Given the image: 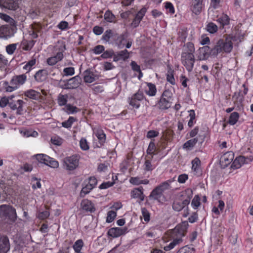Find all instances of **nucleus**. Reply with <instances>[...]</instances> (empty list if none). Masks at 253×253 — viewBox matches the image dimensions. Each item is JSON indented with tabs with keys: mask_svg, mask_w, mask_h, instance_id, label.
<instances>
[{
	"mask_svg": "<svg viewBox=\"0 0 253 253\" xmlns=\"http://www.w3.org/2000/svg\"><path fill=\"white\" fill-rule=\"evenodd\" d=\"M23 49L25 50H30L33 46L34 44V42L33 41H25L23 43Z\"/></svg>",
	"mask_w": 253,
	"mask_h": 253,
	"instance_id": "obj_55",
	"label": "nucleus"
},
{
	"mask_svg": "<svg viewBox=\"0 0 253 253\" xmlns=\"http://www.w3.org/2000/svg\"><path fill=\"white\" fill-rule=\"evenodd\" d=\"M152 159V158H151V157L148 155L146 156V160L144 166V169L146 171H150L154 169L150 161V160Z\"/></svg>",
	"mask_w": 253,
	"mask_h": 253,
	"instance_id": "obj_39",
	"label": "nucleus"
},
{
	"mask_svg": "<svg viewBox=\"0 0 253 253\" xmlns=\"http://www.w3.org/2000/svg\"><path fill=\"white\" fill-rule=\"evenodd\" d=\"M113 36V32L111 30H106L102 36V40L108 42Z\"/></svg>",
	"mask_w": 253,
	"mask_h": 253,
	"instance_id": "obj_52",
	"label": "nucleus"
},
{
	"mask_svg": "<svg viewBox=\"0 0 253 253\" xmlns=\"http://www.w3.org/2000/svg\"><path fill=\"white\" fill-rule=\"evenodd\" d=\"M156 150L155 144L154 142H151L149 143L148 149L147 150V155H150L149 156L151 158H153V155L155 154V152Z\"/></svg>",
	"mask_w": 253,
	"mask_h": 253,
	"instance_id": "obj_40",
	"label": "nucleus"
},
{
	"mask_svg": "<svg viewBox=\"0 0 253 253\" xmlns=\"http://www.w3.org/2000/svg\"><path fill=\"white\" fill-rule=\"evenodd\" d=\"M253 160L252 157L246 158L244 156H239L236 158L233 162L231 167L233 169H239L241 167L242 165L248 163L249 162H252Z\"/></svg>",
	"mask_w": 253,
	"mask_h": 253,
	"instance_id": "obj_12",
	"label": "nucleus"
},
{
	"mask_svg": "<svg viewBox=\"0 0 253 253\" xmlns=\"http://www.w3.org/2000/svg\"><path fill=\"white\" fill-rule=\"evenodd\" d=\"M233 159V154L231 153H227L221 157L220 161L223 164H224L225 166H227L232 161Z\"/></svg>",
	"mask_w": 253,
	"mask_h": 253,
	"instance_id": "obj_27",
	"label": "nucleus"
},
{
	"mask_svg": "<svg viewBox=\"0 0 253 253\" xmlns=\"http://www.w3.org/2000/svg\"><path fill=\"white\" fill-rule=\"evenodd\" d=\"M239 118V115L238 113L234 112L231 113L229 119L228 123L231 125H235L238 121Z\"/></svg>",
	"mask_w": 253,
	"mask_h": 253,
	"instance_id": "obj_36",
	"label": "nucleus"
},
{
	"mask_svg": "<svg viewBox=\"0 0 253 253\" xmlns=\"http://www.w3.org/2000/svg\"><path fill=\"white\" fill-rule=\"evenodd\" d=\"M198 142V139L194 138L186 141L183 145V148L187 149H190L193 148Z\"/></svg>",
	"mask_w": 253,
	"mask_h": 253,
	"instance_id": "obj_37",
	"label": "nucleus"
},
{
	"mask_svg": "<svg viewBox=\"0 0 253 253\" xmlns=\"http://www.w3.org/2000/svg\"><path fill=\"white\" fill-rule=\"evenodd\" d=\"M24 95L30 99L39 100L42 99L41 92L37 91L34 89H29L24 92Z\"/></svg>",
	"mask_w": 253,
	"mask_h": 253,
	"instance_id": "obj_17",
	"label": "nucleus"
},
{
	"mask_svg": "<svg viewBox=\"0 0 253 253\" xmlns=\"http://www.w3.org/2000/svg\"><path fill=\"white\" fill-rule=\"evenodd\" d=\"M11 37L10 29L6 26L0 27V38L7 39Z\"/></svg>",
	"mask_w": 253,
	"mask_h": 253,
	"instance_id": "obj_25",
	"label": "nucleus"
},
{
	"mask_svg": "<svg viewBox=\"0 0 253 253\" xmlns=\"http://www.w3.org/2000/svg\"><path fill=\"white\" fill-rule=\"evenodd\" d=\"M169 184L165 182L162 184L157 186L152 190L150 194L149 198L150 199L160 201V198L163 195L164 191L169 188Z\"/></svg>",
	"mask_w": 253,
	"mask_h": 253,
	"instance_id": "obj_7",
	"label": "nucleus"
},
{
	"mask_svg": "<svg viewBox=\"0 0 253 253\" xmlns=\"http://www.w3.org/2000/svg\"><path fill=\"white\" fill-rule=\"evenodd\" d=\"M144 100V96L142 91H138L136 93L131 96L128 99L129 104L135 108L138 109L140 105V103Z\"/></svg>",
	"mask_w": 253,
	"mask_h": 253,
	"instance_id": "obj_8",
	"label": "nucleus"
},
{
	"mask_svg": "<svg viewBox=\"0 0 253 253\" xmlns=\"http://www.w3.org/2000/svg\"><path fill=\"white\" fill-rule=\"evenodd\" d=\"M85 185L82 188L80 192V196L82 197H84L85 195L89 193L90 191L94 188L92 186L89 184L88 183L84 182Z\"/></svg>",
	"mask_w": 253,
	"mask_h": 253,
	"instance_id": "obj_33",
	"label": "nucleus"
},
{
	"mask_svg": "<svg viewBox=\"0 0 253 253\" xmlns=\"http://www.w3.org/2000/svg\"><path fill=\"white\" fill-rule=\"evenodd\" d=\"M200 198L199 195H195L191 202V206L195 210L198 209V208L200 206Z\"/></svg>",
	"mask_w": 253,
	"mask_h": 253,
	"instance_id": "obj_41",
	"label": "nucleus"
},
{
	"mask_svg": "<svg viewBox=\"0 0 253 253\" xmlns=\"http://www.w3.org/2000/svg\"><path fill=\"white\" fill-rule=\"evenodd\" d=\"M80 157L74 155L64 158L62 160L63 168L67 171H73L79 168Z\"/></svg>",
	"mask_w": 253,
	"mask_h": 253,
	"instance_id": "obj_4",
	"label": "nucleus"
},
{
	"mask_svg": "<svg viewBox=\"0 0 253 253\" xmlns=\"http://www.w3.org/2000/svg\"><path fill=\"white\" fill-rule=\"evenodd\" d=\"M209 47L205 46L201 47L198 50V58L199 60H203L207 59L209 56Z\"/></svg>",
	"mask_w": 253,
	"mask_h": 253,
	"instance_id": "obj_21",
	"label": "nucleus"
},
{
	"mask_svg": "<svg viewBox=\"0 0 253 253\" xmlns=\"http://www.w3.org/2000/svg\"><path fill=\"white\" fill-rule=\"evenodd\" d=\"M63 54H56L55 55L50 57L47 59V63L49 66H53L55 65L58 62L61 61L63 58Z\"/></svg>",
	"mask_w": 253,
	"mask_h": 253,
	"instance_id": "obj_22",
	"label": "nucleus"
},
{
	"mask_svg": "<svg viewBox=\"0 0 253 253\" xmlns=\"http://www.w3.org/2000/svg\"><path fill=\"white\" fill-rule=\"evenodd\" d=\"M65 49V44L63 42H58L54 47V51L56 54H63Z\"/></svg>",
	"mask_w": 253,
	"mask_h": 253,
	"instance_id": "obj_26",
	"label": "nucleus"
},
{
	"mask_svg": "<svg viewBox=\"0 0 253 253\" xmlns=\"http://www.w3.org/2000/svg\"><path fill=\"white\" fill-rule=\"evenodd\" d=\"M232 37L228 36L225 39H220L211 50V53L216 56L220 53H230L233 49Z\"/></svg>",
	"mask_w": 253,
	"mask_h": 253,
	"instance_id": "obj_3",
	"label": "nucleus"
},
{
	"mask_svg": "<svg viewBox=\"0 0 253 253\" xmlns=\"http://www.w3.org/2000/svg\"><path fill=\"white\" fill-rule=\"evenodd\" d=\"M116 212L113 211H109L107 213L106 222L110 223L112 222L116 217Z\"/></svg>",
	"mask_w": 253,
	"mask_h": 253,
	"instance_id": "obj_48",
	"label": "nucleus"
},
{
	"mask_svg": "<svg viewBox=\"0 0 253 253\" xmlns=\"http://www.w3.org/2000/svg\"><path fill=\"white\" fill-rule=\"evenodd\" d=\"M141 213L144 220L147 222L149 221L150 219V213L149 211L145 208H142L141 209Z\"/></svg>",
	"mask_w": 253,
	"mask_h": 253,
	"instance_id": "obj_47",
	"label": "nucleus"
},
{
	"mask_svg": "<svg viewBox=\"0 0 253 253\" xmlns=\"http://www.w3.org/2000/svg\"><path fill=\"white\" fill-rule=\"evenodd\" d=\"M0 211L11 221H15L16 220L17 218L16 210L12 206L2 205L0 207Z\"/></svg>",
	"mask_w": 253,
	"mask_h": 253,
	"instance_id": "obj_9",
	"label": "nucleus"
},
{
	"mask_svg": "<svg viewBox=\"0 0 253 253\" xmlns=\"http://www.w3.org/2000/svg\"><path fill=\"white\" fill-rule=\"evenodd\" d=\"M193 252V248H190L187 246H185L180 248L177 252V253H192Z\"/></svg>",
	"mask_w": 253,
	"mask_h": 253,
	"instance_id": "obj_64",
	"label": "nucleus"
},
{
	"mask_svg": "<svg viewBox=\"0 0 253 253\" xmlns=\"http://www.w3.org/2000/svg\"><path fill=\"white\" fill-rule=\"evenodd\" d=\"M82 82V79L79 76H76L67 81V85L70 89L76 88L79 86Z\"/></svg>",
	"mask_w": 253,
	"mask_h": 253,
	"instance_id": "obj_18",
	"label": "nucleus"
},
{
	"mask_svg": "<svg viewBox=\"0 0 253 253\" xmlns=\"http://www.w3.org/2000/svg\"><path fill=\"white\" fill-rule=\"evenodd\" d=\"M204 0H191L190 3V10L196 15L199 14L204 6Z\"/></svg>",
	"mask_w": 253,
	"mask_h": 253,
	"instance_id": "obj_11",
	"label": "nucleus"
},
{
	"mask_svg": "<svg viewBox=\"0 0 253 253\" xmlns=\"http://www.w3.org/2000/svg\"><path fill=\"white\" fill-rule=\"evenodd\" d=\"M105 48L102 45H98L95 46L93 49L92 51L94 53L96 54H99L104 51Z\"/></svg>",
	"mask_w": 253,
	"mask_h": 253,
	"instance_id": "obj_58",
	"label": "nucleus"
},
{
	"mask_svg": "<svg viewBox=\"0 0 253 253\" xmlns=\"http://www.w3.org/2000/svg\"><path fill=\"white\" fill-rule=\"evenodd\" d=\"M127 232V228L126 227L123 228L114 227L108 230V234L109 236L113 238H116L126 234Z\"/></svg>",
	"mask_w": 253,
	"mask_h": 253,
	"instance_id": "obj_14",
	"label": "nucleus"
},
{
	"mask_svg": "<svg viewBox=\"0 0 253 253\" xmlns=\"http://www.w3.org/2000/svg\"><path fill=\"white\" fill-rule=\"evenodd\" d=\"M194 51V44L191 42H188L186 44V48L181 55V63L189 72L192 71L195 61L193 54Z\"/></svg>",
	"mask_w": 253,
	"mask_h": 253,
	"instance_id": "obj_2",
	"label": "nucleus"
},
{
	"mask_svg": "<svg viewBox=\"0 0 253 253\" xmlns=\"http://www.w3.org/2000/svg\"><path fill=\"white\" fill-rule=\"evenodd\" d=\"M21 133L27 137L30 136L36 137L38 135V133L37 131H33L32 130H25L24 131H21Z\"/></svg>",
	"mask_w": 253,
	"mask_h": 253,
	"instance_id": "obj_44",
	"label": "nucleus"
},
{
	"mask_svg": "<svg viewBox=\"0 0 253 253\" xmlns=\"http://www.w3.org/2000/svg\"><path fill=\"white\" fill-rule=\"evenodd\" d=\"M16 45L15 44H11L8 45L6 47V50L8 54H12L16 50Z\"/></svg>",
	"mask_w": 253,
	"mask_h": 253,
	"instance_id": "obj_63",
	"label": "nucleus"
},
{
	"mask_svg": "<svg viewBox=\"0 0 253 253\" xmlns=\"http://www.w3.org/2000/svg\"><path fill=\"white\" fill-rule=\"evenodd\" d=\"M35 156L37 161L44 164L47 162V159H49V156L43 154H38Z\"/></svg>",
	"mask_w": 253,
	"mask_h": 253,
	"instance_id": "obj_43",
	"label": "nucleus"
},
{
	"mask_svg": "<svg viewBox=\"0 0 253 253\" xmlns=\"http://www.w3.org/2000/svg\"><path fill=\"white\" fill-rule=\"evenodd\" d=\"M34 78L36 81L42 82L46 79V71L44 70H40L35 74Z\"/></svg>",
	"mask_w": 253,
	"mask_h": 253,
	"instance_id": "obj_28",
	"label": "nucleus"
},
{
	"mask_svg": "<svg viewBox=\"0 0 253 253\" xmlns=\"http://www.w3.org/2000/svg\"><path fill=\"white\" fill-rule=\"evenodd\" d=\"M36 63V59L35 58H33L31 60L29 61L27 64L23 67V69L28 71L31 70L32 66L35 65Z\"/></svg>",
	"mask_w": 253,
	"mask_h": 253,
	"instance_id": "obj_51",
	"label": "nucleus"
},
{
	"mask_svg": "<svg viewBox=\"0 0 253 253\" xmlns=\"http://www.w3.org/2000/svg\"><path fill=\"white\" fill-rule=\"evenodd\" d=\"M84 79L85 83H91L97 79L98 77L92 72L85 71L84 72Z\"/></svg>",
	"mask_w": 253,
	"mask_h": 253,
	"instance_id": "obj_24",
	"label": "nucleus"
},
{
	"mask_svg": "<svg viewBox=\"0 0 253 253\" xmlns=\"http://www.w3.org/2000/svg\"><path fill=\"white\" fill-rule=\"evenodd\" d=\"M114 55V51L112 50H108L104 51L100 57L103 59H107L112 57Z\"/></svg>",
	"mask_w": 253,
	"mask_h": 253,
	"instance_id": "obj_60",
	"label": "nucleus"
},
{
	"mask_svg": "<svg viewBox=\"0 0 253 253\" xmlns=\"http://www.w3.org/2000/svg\"><path fill=\"white\" fill-rule=\"evenodd\" d=\"M32 182H36V183H33L32 184V188L34 189H35L36 188H40L41 187V184L40 182V179H38L36 177H33L32 178Z\"/></svg>",
	"mask_w": 253,
	"mask_h": 253,
	"instance_id": "obj_61",
	"label": "nucleus"
},
{
	"mask_svg": "<svg viewBox=\"0 0 253 253\" xmlns=\"http://www.w3.org/2000/svg\"><path fill=\"white\" fill-rule=\"evenodd\" d=\"M4 89L6 92H12L13 91L17 89L16 86L15 85L10 84L8 82H4L3 83Z\"/></svg>",
	"mask_w": 253,
	"mask_h": 253,
	"instance_id": "obj_46",
	"label": "nucleus"
},
{
	"mask_svg": "<svg viewBox=\"0 0 253 253\" xmlns=\"http://www.w3.org/2000/svg\"><path fill=\"white\" fill-rule=\"evenodd\" d=\"M193 192L191 189H187L179 193L172 204V209L176 211L184 209L183 216L186 217L189 214L188 205L192 197Z\"/></svg>",
	"mask_w": 253,
	"mask_h": 253,
	"instance_id": "obj_1",
	"label": "nucleus"
},
{
	"mask_svg": "<svg viewBox=\"0 0 253 253\" xmlns=\"http://www.w3.org/2000/svg\"><path fill=\"white\" fill-rule=\"evenodd\" d=\"M24 104L25 102L23 100L19 99L16 101H10L9 106L13 110H16V114L19 115L22 114L23 111V107Z\"/></svg>",
	"mask_w": 253,
	"mask_h": 253,
	"instance_id": "obj_13",
	"label": "nucleus"
},
{
	"mask_svg": "<svg viewBox=\"0 0 253 253\" xmlns=\"http://www.w3.org/2000/svg\"><path fill=\"white\" fill-rule=\"evenodd\" d=\"M143 187H139L138 188H134L131 192V197L132 198H139L140 201L139 202L140 204L141 202L144 200L145 196L143 192Z\"/></svg>",
	"mask_w": 253,
	"mask_h": 253,
	"instance_id": "obj_20",
	"label": "nucleus"
},
{
	"mask_svg": "<svg viewBox=\"0 0 253 253\" xmlns=\"http://www.w3.org/2000/svg\"><path fill=\"white\" fill-rule=\"evenodd\" d=\"M32 30L39 33H41L42 31V26L39 23H34L31 25Z\"/></svg>",
	"mask_w": 253,
	"mask_h": 253,
	"instance_id": "obj_59",
	"label": "nucleus"
},
{
	"mask_svg": "<svg viewBox=\"0 0 253 253\" xmlns=\"http://www.w3.org/2000/svg\"><path fill=\"white\" fill-rule=\"evenodd\" d=\"M65 76H72L75 74V69L73 67L65 68L63 70Z\"/></svg>",
	"mask_w": 253,
	"mask_h": 253,
	"instance_id": "obj_62",
	"label": "nucleus"
},
{
	"mask_svg": "<svg viewBox=\"0 0 253 253\" xmlns=\"http://www.w3.org/2000/svg\"><path fill=\"white\" fill-rule=\"evenodd\" d=\"M104 19L108 22L116 23L117 18L110 10H107L104 15Z\"/></svg>",
	"mask_w": 253,
	"mask_h": 253,
	"instance_id": "obj_29",
	"label": "nucleus"
},
{
	"mask_svg": "<svg viewBox=\"0 0 253 253\" xmlns=\"http://www.w3.org/2000/svg\"><path fill=\"white\" fill-rule=\"evenodd\" d=\"M172 234L176 237L169 245L164 247V249L166 251H170L176 246L179 245L182 242V238L184 236V232L179 227H176L172 230Z\"/></svg>",
	"mask_w": 253,
	"mask_h": 253,
	"instance_id": "obj_6",
	"label": "nucleus"
},
{
	"mask_svg": "<svg viewBox=\"0 0 253 253\" xmlns=\"http://www.w3.org/2000/svg\"><path fill=\"white\" fill-rule=\"evenodd\" d=\"M120 59L125 60L129 58V52L126 49L119 51L117 53Z\"/></svg>",
	"mask_w": 253,
	"mask_h": 253,
	"instance_id": "obj_50",
	"label": "nucleus"
},
{
	"mask_svg": "<svg viewBox=\"0 0 253 253\" xmlns=\"http://www.w3.org/2000/svg\"><path fill=\"white\" fill-rule=\"evenodd\" d=\"M83 245V240L81 239L78 240L73 245V248L76 253H79L80 252Z\"/></svg>",
	"mask_w": 253,
	"mask_h": 253,
	"instance_id": "obj_42",
	"label": "nucleus"
},
{
	"mask_svg": "<svg viewBox=\"0 0 253 253\" xmlns=\"http://www.w3.org/2000/svg\"><path fill=\"white\" fill-rule=\"evenodd\" d=\"M68 99V95L67 94H59L57 97V103L60 106H66Z\"/></svg>",
	"mask_w": 253,
	"mask_h": 253,
	"instance_id": "obj_32",
	"label": "nucleus"
},
{
	"mask_svg": "<svg viewBox=\"0 0 253 253\" xmlns=\"http://www.w3.org/2000/svg\"><path fill=\"white\" fill-rule=\"evenodd\" d=\"M45 165L54 169L57 168L59 167L58 161L50 157H49V159H47V162H45Z\"/></svg>",
	"mask_w": 253,
	"mask_h": 253,
	"instance_id": "obj_38",
	"label": "nucleus"
},
{
	"mask_svg": "<svg viewBox=\"0 0 253 253\" xmlns=\"http://www.w3.org/2000/svg\"><path fill=\"white\" fill-rule=\"evenodd\" d=\"M146 12V8H141L136 14L135 18L139 20V21H141L143 17L145 15V14Z\"/></svg>",
	"mask_w": 253,
	"mask_h": 253,
	"instance_id": "obj_57",
	"label": "nucleus"
},
{
	"mask_svg": "<svg viewBox=\"0 0 253 253\" xmlns=\"http://www.w3.org/2000/svg\"><path fill=\"white\" fill-rule=\"evenodd\" d=\"M51 142L55 145L60 146L63 143V139L58 136H54L51 138Z\"/></svg>",
	"mask_w": 253,
	"mask_h": 253,
	"instance_id": "obj_54",
	"label": "nucleus"
},
{
	"mask_svg": "<svg viewBox=\"0 0 253 253\" xmlns=\"http://www.w3.org/2000/svg\"><path fill=\"white\" fill-rule=\"evenodd\" d=\"M27 80L25 74L14 76L10 81V84L15 85L18 88L20 85H23Z\"/></svg>",
	"mask_w": 253,
	"mask_h": 253,
	"instance_id": "obj_15",
	"label": "nucleus"
},
{
	"mask_svg": "<svg viewBox=\"0 0 253 253\" xmlns=\"http://www.w3.org/2000/svg\"><path fill=\"white\" fill-rule=\"evenodd\" d=\"M94 133L95 136L97 137L98 139L101 143L105 142L106 140V135L104 133L103 130L100 128H94L93 129Z\"/></svg>",
	"mask_w": 253,
	"mask_h": 253,
	"instance_id": "obj_23",
	"label": "nucleus"
},
{
	"mask_svg": "<svg viewBox=\"0 0 253 253\" xmlns=\"http://www.w3.org/2000/svg\"><path fill=\"white\" fill-rule=\"evenodd\" d=\"M149 90L147 91V93L150 96H154L156 92V88L155 85L151 83L148 84Z\"/></svg>",
	"mask_w": 253,
	"mask_h": 253,
	"instance_id": "obj_49",
	"label": "nucleus"
},
{
	"mask_svg": "<svg viewBox=\"0 0 253 253\" xmlns=\"http://www.w3.org/2000/svg\"><path fill=\"white\" fill-rule=\"evenodd\" d=\"M217 21L223 27L224 26L228 25L230 23V18L229 16L223 13L217 20Z\"/></svg>",
	"mask_w": 253,
	"mask_h": 253,
	"instance_id": "obj_30",
	"label": "nucleus"
},
{
	"mask_svg": "<svg viewBox=\"0 0 253 253\" xmlns=\"http://www.w3.org/2000/svg\"><path fill=\"white\" fill-rule=\"evenodd\" d=\"M10 249L8 238L6 236L0 237V253H6Z\"/></svg>",
	"mask_w": 253,
	"mask_h": 253,
	"instance_id": "obj_16",
	"label": "nucleus"
},
{
	"mask_svg": "<svg viewBox=\"0 0 253 253\" xmlns=\"http://www.w3.org/2000/svg\"><path fill=\"white\" fill-rule=\"evenodd\" d=\"M172 93L169 90H166L163 93L158 103V106L161 110L169 108L171 105Z\"/></svg>",
	"mask_w": 253,
	"mask_h": 253,
	"instance_id": "obj_5",
	"label": "nucleus"
},
{
	"mask_svg": "<svg viewBox=\"0 0 253 253\" xmlns=\"http://www.w3.org/2000/svg\"><path fill=\"white\" fill-rule=\"evenodd\" d=\"M8 64V60L4 55L0 54V69L2 70Z\"/></svg>",
	"mask_w": 253,
	"mask_h": 253,
	"instance_id": "obj_53",
	"label": "nucleus"
},
{
	"mask_svg": "<svg viewBox=\"0 0 253 253\" xmlns=\"http://www.w3.org/2000/svg\"><path fill=\"white\" fill-rule=\"evenodd\" d=\"M64 110L68 114H75L80 111L79 108L70 104H67Z\"/></svg>",
	"mask_w": 253,
	"mask_h": 253,
	"instance_id": "obj_31",
	"label": "nucleus"
},
{
	"mask_svg": "<svg viewBox=\"0 0 253 253\" xmlns=\"http://www.w3.org/2000/svg\"><path fill=\"white\" fill-rule=\"evenodd\" d=\"M82 209L86 211L94 212L95 210L93 204L88 199L83 200L81 203Z\"/></svg>",
	"mask_w": 253,
	"mask_h": 253,
	"instance_id": "obj_19",
	"label": "nucleus"
},
{
	"mask_svg": "<svg viewBox=\"0 0 253 253\" xmlns=\"http://www.w3.org/2000/svg\"><path fill=\"white\" fill-rule=\"evenodd\" d=\"M19 0H0V6L10 10H16Z\"/></svg>",
	"mask_w": 253,
	"mask_h": 253,
	"instance_id": "obj_10",
	"label": "nucleus"
},
{
	"mask_svg": "<svg viewBox=\"0 0 253 253\" xmlns=\"http://www.w3.org/2000/svg\"><path fill=\"white\" fill-rule=\"evenodd\" d=\"M200 163L201 162L198 158H195L192 162V169L196 173H198L200 171Z\"/></svg>",
	"mask_w": 253,
	"mask_h": 253,
	"instance_id": "obj_34",
	"label": "nucleus"
},
{
	"mask_svg": "<svg viewBox=\"0 0 253 253\" xmlns=\"http://www.w3.org/2000/svg\"><path fill=\"white\" fill-rule=\"evenodd\" d=\"M206 29L210 33L214 34L217 31L218 27L215 24L210 22L207 25Z\"/></svg>",
	"mask_w": 253,
	"mask_h": 253,
	"instance_id": "obj_35",
	"label": "nucleus"
},
{
	"mask_svg": "<svg viewBox=\"0 0 253 253\" xmlns=\"http://www.w3.org/2000/svg\"><path fill=\"white\" fill-rule=\"evenodd\" d=\"M75 121L76 119L73 117H70L68 120L62 123V126L65 128L71 127Z\"/></svg>",
	"mask_w": 253,
	"mask_h": 253,
	"instance_id": "obj_45",
	"label": "nucleus"
},
{
	"mask_svg": "<svg viewBox=\"0 0 253 253\" xmlns=\"http://www.w3.org/2000/svg\"><path fill=\"white\" fill-rule=\"evenodd\" d=\"M80 147L83 150H87L89 146L86 139L82 138L80 141Z\"/></svg>",
	"mask_w": 253,
	"mask_h": 253,
	"instance_id": "obj_56",
	"label": "nucleus"
}]
</instances>
